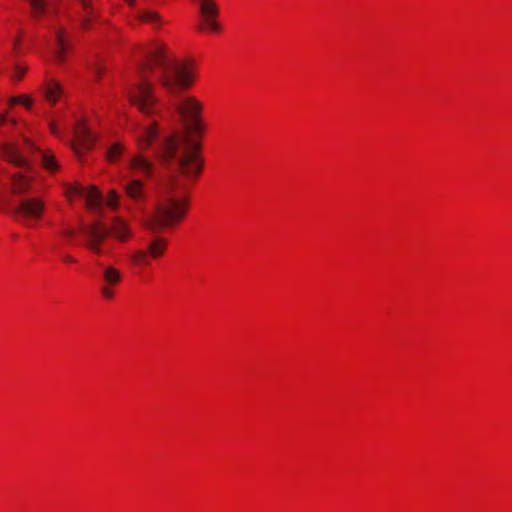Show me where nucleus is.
Masks as SVG:
<instances>
[{
    "label": "nucleus",
    "instance_id": "dca6fc26",
    "mask_svg": "<svg viewBox=\"0 0 512 512\" xmlns=\"http://www.w3.org/2000/svg\"><path fill=\"white\" fill-rule=\"evenodd\" d=\"M200 11L205 16V19L216 17L219 13L218 6L211 0H201Z\"/></svg>",
    "mask_w": 512,
    "mask_h": 512
},
{
    "label": "nucleus",
    "instance_id": "a211bd4d",
    "mask_svg": "<svg viewBox=\"0 0 512 512\" xmlns=\"http://www.w3.org/2000/svg\"><path fill=\"white\" fill-rule=\"evenodd\" d=\"M32 9L34 17H40L43 15L48 7V0H27Z\"/></svg>",
    "mask_w": 512,
    "mask_h": 512
},
{
    "label": "nucleus",
    "instance_id": "1a4fd4ad",
    "mask_svg": "<svg viewBox=\"0 0 512 512\" xmlns=\"http://www.w3.org/2000/svg\"><path fill=\"white\" fill-rule=\"evenodd\" d=\"M71 193L85 198L90 209H97L103 203L101 192L94 186L90 188L76 186L71 189Z\"/></svg>",
    "mask_w": 512,
    "mask_h": 512
},
{
    "label": "nucleus",
    "instance_id": "f3484780",
    "mask_svg": "<svg viewBox=\"0 0 512 512\" xmlns=\"http://www.w3.org/2000/svg\"><path fill=\"white\" fill-rule=\"evenodd\" d=\"M123 144L115 142L110 145L106 151V158L109 162H116L124 152Z\"/></svg>",
    "mask_w": 512,
    "mask_h": 512
},
{
    "label": "nucleus",
    "instance_id": "5701e85b",
    "mask_svg": "<svg viewBox=\"0 0 512 512\" xmlns=\"http://www.w3.org/2000/svg\"><path fill=\"white\" fill-rule=\"evenodd\" d=\"M206 21V24L208 25V27L212 30V31H219L220 30V25L215 22L214 20H212L211 18H207L205 19Z\"/></svg>",
    "mask_w": 512,
    "mask_h": 512
},
{
    "label": "nucleus",
    "instance_id": "423d86ee",
    "mask_svg": "<svg viewBox=\"0 0 512 512\" xmlns=\"http://www.w3.org/2000/svg\"><path fill=\"white\" fill-rule=\"evenodd\" d=\"M99 271V291L106 300L114 298V288L121 283L123 279L122 272L110 264L98 263Z\"/></svg>",
    "mask_w": 512,
    "mask_h": 512
},
{
    "label": "nucleus",
    "instance_id": "412c9836",
    "mask_svg": "<svg viewBox=\"0 0 512 512\" xmlns=\"http://www.w3.org/2000/svg\"><path fill=\"white\" fill-rule=\"evenodd\" d=\"M91 73L95 76L96 79H99L102 75V67L99 63H95L90 66Z\"/></svg>",
    "mask_w": 512,
    "mask_h": 512
},
{
    "label": "nucleus",
    "instance_id": "b1692460",
    "mask_svg": "<svg viewBox=\"0 0 512 512\" xmlns=\"http://www.w3.org/2000/svg\"><path fill=\"white\" fill-rule=\"evenodd\" d=\"M63 234L69 238L73 237L75 235V231L71 228H67L63 231Z\"/></svg>",
    "mask_w": 512,
    "mask_h": 512
},
{
    "label": "nucleus",
    "instance_id": "6e6552de",
    "mask_svg": "<svg viewBox=\"0 0 512 512\" xmlns=\"http://www.w3.org/2000/svg\"><path fill=\"white\" fill-rule=\"evenodd\" d=\"M122 188L126 196L136 203H141L147 198L144 183L139 179L130 178L125 180L122 183Z\"/></svg>",
    "mask_w": 512,
    "mask_h": 512
},
{
    "label": "nucleus",
    "instance_id": "cd10ccee",
    "mask_svg": "<svg viewBox=\"0 0 512 512\" xmlns=\"http://www.w3.org/2000/svg\"><path fill=\"white\" fill-rule=\"evenodd\" d=\"M6 121L5 115L0 114V125Z\"/></svg>",
    "mask_w": 512,
    "mask_h": 512
},
{
    "label": "nucleus",
    "instance_id": "aec40b11",
    "mask_svg": "<svg viewBox=\"0 0 512 512\" xmlns=\"http://www.w3.org/2000/svg\"><path fill=\"white\" fill-rule=\"evenodd\" d=\"M118 198H119V196H118L117 192L115 190H111L108 195L107 204L112 208H116L117 203H118Z\"/></svg>",
    "mask_w": 512,
    "mask_h": 512
},
{
    "label": "nucleus",
    "instance_id": "20e7f679",
    "mask_svg": "<svg viewBox=\"0 0 512 512\" xmlns=\"http://www.w3.org/2000/svg\"><path fill=\"white\" fill-rule=\"evenodd\" d=\"M45 209L44 201L40 198H26L13 210L14 219L26 227H33L42 217Z\"/></svg>",
    "mask_w": 512,
    "mask_h": 512
},
{
    "label": "nucleus",
    "instance_id": "393cba45",
    "mask_svg": "<svg viewBox=\"0 0 512 512\" xmlns=\"http://www.w3.org/2000/svg\"><path fill=\"white\" fill-rule=\"evenodd\" d=\"M63 260H64L65 262H67V263H73V262H75V259H74L72 256H70V255H65V256H63Z\"/></svg>",
    "mask_w": 512,
    "mask_h": 512
},
{
    "label": "nucleus",
    "instance_id": "f03ea898",
    "mask_svg": "<svg viewBox=\"0 0 512 512\" xmlns=\"http://www.w3.org/2000/svg\"><path fill=\"white\" fill-rule=\"evenodd\" d=\"M0 152L7 161L27 171H32L33 163H40L50 172H55L59 168L53 155L43 152L28 140L25 141L23 149H19L12 142L3 143Z\"/></svg>",
    "mask_w": 512,
    "mask_h": 512
},
{
    "label": "nucleus",
    "instance_id": "9b49d317",
    "mask_svg": "<svg viewBox=\"0 0 512 512\" xmlns=\"http://www.w3.org/2000/svg\"><path fill=\"white\" fill-rule=\"evenodd\" d=\"M84 10V15L80 19V27L83 30H87L90 28L91 23L94 20H97L99 17L94 13V7L91 3V0H78Z\"/></svg>",
    "mask_w": 512,
    "mask_h": 512
},
{
    "label": "nucleus",
    "instance_id": "a878e982",
    "mask_svg": "<svg viewBox=\"0 0 512 512\" xmlns=\"http://www.w3.org/2000/svg\"><path fill=\"white\" fill-rule=\"evenodd\" d=\"M125 2H126L129 6H131V7H134V6H135V4H136V1H135V0H125Z\"/></svg>",
    "mask_w": 512,
    "mask_h": 512
},
{
    "label": "nucleus",
    "instance_id": "39448f33",
    "mask_svg": "<svg viewBox=\"0 0 512 512\" xmlns=\"http://www.w3.org/2000/svg\"><path fill=\"white\" fill-rule=\"evenodd\" d=\"M166 248V239L154 236L148 242L146 249H135L129 254L128 258L134 266L148 265L150 259H156L164 255Z\"/></svg>",
    "mask_w": 512,
    "mask_h": 512
},
{
    "label": "nucleus",
    "instance_id": "6ab92c4d",
    "mask_svg": "<svg viewBox=\"0 0 512 512\" xmlns=\"http://www.w3.org/2000/svg\"><path fill=\"white\" fill-rule=\"evenodd\" d=\"M12 104L23 103L26 108H30L32 105V98L30 96L14 97L11 99Z\"/></svg>",
    "mask_w": 512,
    "mask_h": 512
},
{
    "label": "nucleus",
    "instance_id": "2eb2a0df",
    "mask_svg": "<svg viewBox=\"0 0 512 512\" xmlns=\"http://www.w3.org/2000/svg\"><path fill=\"white\" fill-rule=\"evenodd\" d=\"M137 18L145 23L152 24L155 27H158L162 24V20L156 11H151V10L140 11L137 14Z\"/></svg>",
    "mask_w": 512,
    "mask_h": 512
},
{
    "label": "nucleus",
    "instance_id": "bb28decb",
    "mask_svg": "<svg viewBox=\"0 0 512 512\" xmlns=\"http://www.w3.org/2000/svg\"><path fill=\"white\" fill-rule=\"evenodd\" d=\"M50 130L52 133L56 134L57 133V130H56V127L53 123L50 124Z\"/></svg>",
    "mask_w": 512,
    "mask_h": 512
},
{
    "label": "nucleus",
    "instance_id": "7ed1b4c3",
    "mask_svg": "<svg viewBox=\"0 0 512 512\" xmlns=\"http://www.w3.org/2000/svg\"><path fill=\"white\" fill-rule=\"evenodd\" d=\"M82 231L86 238V246L97 255L102 253V244L110 233L120 242H126L132 235L128 223L121 218H116L111 228L101 221L95 220L91 224L82 227Z\"/></svg>",
    "mask_w": 512,
    "mask_h": 512
},
{
    "label": "nucleus",
    "instance_id": "4be33fe9",
    "mask_svg": "<svg viewBox=\"0 0 512 512\" xmlns=\"http://www.w3.org/2000/svg\"><path fill=\"white\" fill-rule=\"evenodd\" d=\"M27 70V67H22L20 65H16L14 67V77L17 79V80H20L23 75L25 74Z\"/></svg>",
    "mask_w": 512,
    "mask_h": 512
},
{
    "label": "nucleus",
    "instance_id": "9d476101",
    "mask_svg": "<svg viewBox=\"0 0 512 512\" xmlns=\"http://www.w3.org/2000/svg\"><path fill=\"white\" fill-rule=\"evenodd\" d=\"M129 168L150 177L153 170V163L141 154H137L129 160Z\"/></svg>",
    "mask_w": 512,
    "mask_h": 512
},
{
    "label": "nucleus",
    "instance_id": "ddd939ff",
    "mask_svg": "<svg viewBox=\"0 0 512 512\" xmlns=\"http://www.w3.org/2000/svg\"><path fill=\"white\" fill-rule=\"evenodd\" d=\"M31 178L22 174H16L13 177V190L17 194H25L28 192Z\"/></svg>",
    "mask_w": 512,
    "mask_h": 512
},
{
    "label": "nucleus",
    "instance_id": "4468645a",
    "mask_svg": "<svg viewBox=\"0 0 512 512\" xmlns=\"http://www.w3.org/2000/svg\"><path fill=\"white\" fill-rule=\"evenodd\" d=\"M44 93L48 101L55 103L62 94V89L59 83L51 80L46 83Z\"/></svg>",
    "mask_w": 512,
    "mask_h": 512
},
{
    "label": "nucleus",
    "instance_id": "0eeeda50",
    "mask_svg": "<svg viewBox=\"0 0 512 512\" xmlns=\"http://www.w3.org/2000/svg\"><path fill=\"white\" fill-rule=\"evenodd\" d=\"M75 140L72 144L74 151L79 154L81 149H89L92 147L94 138L88 127L78 122L75 128Z\"/></svg>",
    "mask_w": 512,
    "mask_h": 512
},
{
    "label": "nucleus",
    "instance_id": "f257e3e1",
    "mask_svg": "<svg viewBox=\"0 0 512 512\" xmlns=\"http://www.w3.org/2000/svg\"><path fill=\"white\" fill-rule=\"evenodd\" d=\"M154 68L159 70L158 80L172 97V108L185 124L183 132L164 137L156 150L169 170V175L158 181L157 203L153 213L145 217L142 224L152 232H157L181 221L186 214L189 186L196 181L203 167L200 144L192 138L191 133H200L203 125L202 104L195 97L181 95L194 82L191 65L173 59L167 54L164 45L155 44L145 52L138 65L139 79L126 91L130 103L149 120L137 129L140 147H150L158 135L157 118L161 110L148 77V72Z\"/></svg>",
    "mask_w": 512,
    "mask_h": 512
},
{
    "label": "nucleus",
    "instance_id": "f8f14e48",
    "mask_svg": "<svg viewBox=\"0 0 512 512\" xmlns=\"http://www.w3.org/2000/svg\"><path fill=\"white\" fill-rule=\"evenodd\" d=\"M64 34L65 30L63 28H58L54 32L55 37V57L59 62H63L64 53H65V43H64Z\"/></svg>",
    "mask_w": 512,
    "mask_h": 512
}]
</instances>
